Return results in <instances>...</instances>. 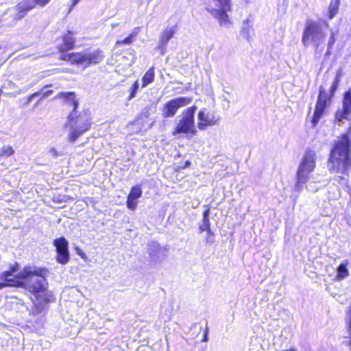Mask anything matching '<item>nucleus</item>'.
<instances>
[{"instance_id": "obj_1", "label": "nucleus", "mask_w": 351, "mask_h": 351, "mask_svg": "<svg viewBox=\"0 0 351 351\" xmlns=\"http://www.w3.org/2000/svg\"><path fill=\"white\" fill-rule=\"evenodd\" d=\"M56 99H62L63 104L71 106L72 111L67 117V121L64 124L66 128H69L68 141L74 143L76 140L90 128L91 121L86 114H76V109L78 107V101L74 92H60Z\"/></svg>"}, {"instance_id": "obj_2", "label": "nucleus", "mask_w": 351, "mask_h": 351, "mask_svg": "<svg viewBox=\"0 0 351 351\" xmlns=\"http://www.w3.org/2000/svg\"><path fill=\"white\" fill-rule=\"evenodd\" d=\"M351 129L343 134L330 150L328 160L330 172L346 173L351 168Z\"/></svg>"}, {"instance_id": "obj_3", "label": "nucleus", "mask_w": 351, "mask_h": 351, "mask_svg": "<svg viewBox=\"0 0 351 351\" xmlns=\"http://www.w3.org/2000/svg\"><path fill=\"white\" fill-rule=\"evenodd\" d=\"M47 272L45 269H36L32 267H25L16 274L17 280L13 285L23 287L32 293L43 292L47 286L45 277Z\"/></svg>"}, {"instance_id": "obj_4", "label": "nucleus", "mask_w": 351, "mask_h": 351, "mask_svg": "<svg viewBox=\"0 0 351 351\" xmlns=\"http://www.w3.org/2000/svg\"><path fill=\"white\" fill-rule=\"evenodd\" d=\"M328 28V23L326 21L316 22L307 20L302 33V43L304 47L313 46L316 51L322 52L321 46L324 44Z\"/></svg>"}, {"instance_id": "obj_5", "label": "nucleus", "mask_w": 351, "mask_h": 351, "mask_svg": "<svg viewBox=\"0 0 351 351\" xmlns=\"http://www.w3.org/2000/svg\"><path fill=\"white\" fill-rule=\"evenodd\" d=\"M315 156L316 154L314 151L308 150L306 152L297 172V182L295 186L296 190H301L302 185L307 182L309 173L314 170Z\"/></svg>"}, {"instance_id": "obj_6", "label": "nucleus", "mask_w": 351, "mask_h": 351, "mask_svg": "<svg viewBox=\"0 0 351 351\" xmlns=\"http://www.w3.org/2000/svg\"><path fill=\"white\" fill-rule=\"evenodd\" d=\"M213 5L207 8L210 14L216 19L221 27L229 28L231 21L228 12L231 11V0H213Z\"/></svg>"}, {"instance_id": "obj_7", "label": "nucleus", "mask_w": 351, "mask_h": 351, "mask_svg": "<svg viewBox=\"0 0 351 351\" xmlns=\"http://www.w3.org/2000/svg\"><path fill=\"white\" fill-rule=\"evenodd\" d=\"M197 107L192 106L184 110L182 114L181 118L177 123L173 132V135L178 134H191L195 136L197 134V130L195 127L194 114Z\"/></svg>"}, {"instance_id": "obj_8", "label": "nucleus", "mask_w": 351, "mask_h": 351, "mask_svg": "<svg viewBox=\"0 0 351 351\" xmlns=\"http://www.w3.org/2000/svg\"><path fill=\"white\" fill-rule=\"evenodd\" d=\"M103 51L100 49H85L77 54L71 56L75 64H82L88 66L90 64H96L104 59Z\"/></svg>"}, {"instance_id": "obj_9", "label": "nucleus", "mask_w": 351, "mask_h": 351, "mask_svg": "<svg viewBox=\"0 0 351 351\" xmlns=\"http://www.w3.org/2000/svg\"><path fill=\"white\" fill-rule=\"evenodd\" d=\"M193 99L187 97H180L167 102L162 108V116L165 118L173 117L178 110L192 102Z\"/></svg>"}, {"instance_id": "obj_10", "label": "nucleus", "mask_w": 351, "mask_h": 351, "mask_svg": "<svg viewBox=\"0 0 351 351\" xmlns=\"http://www.w3.org/2000/svg\"><path fill=\"white\" fill-rule=\"evenodd\" d=\"M199 122L197 127L200 130H205L208 126L217 125L221 117L216 115L214 111H206L205 108L199 111L197 114Z\"/></svg>"}, {"instance_id": "obj_11", "label": "nucleus", "mask_w": 351, "mask_h": 351, "mask_svg": "<svg viewBox=\"0 0 351 351\" xmlns=\"http://www.w3.org/2000/svg\"><path fill=\"white\" fill-rule=\"evenodd\" d=\"M328 100L329 98L325 88L322 86H319V95L315 105L314 114L312 119V123L313 126H315L318 123L319 121L322 117L325 108L327 106V101Z\"/></svg>"}, {"instance_id": "obj_12", "label": "nucleus", "mask_w": 351, "mask_h": 351, "mask_svg": "<svg viewBox=\"0 0 351 351\" xmlns=\"http://www.w3.org/2000/svg\"><path fill=\"white\" fill-rule=\"evenodd\" d=\"M50 1L51 0H23L15 8L16 11L15 17L18 20L21 19L25 16L27 12L33 9L36 5L45 6L49 3Z\"/></svg>"}, {"instance_id": "obj_13", "label": "nucleus", "mask_w": 351, "mask_h": 351, "mask_svg": "<svg viewBox=\"0 0 351 351\" xmlns=\"http://www.w3.org/2000/svg\"><path fill=\"white\" fill-rule=\"evenodd\" d=\"M18 271V263H15L10 267V270L6 271L0 274V290L8 286H14L16 283L15 278L16 274L15 273Z\"/></svg>"}, {"instance_id": "obj_14", "label": "nucleus", "mask_w": 351, "mask_h": 351, "mask_svg": "<svg viewBox=\"0 0 351 351\" xmlns=\"http://www.w3.org/2000/svg\"><path fill=\"white\" fill-rule=\"evenodd\" d=\"M148 253L151 259L154 262H161L166 256L164 249H162L160 245L156 242H153L149 244Z\"/></svg>"}, {"instance_id": "obj_15", "label": "nucleus", "mask_w": 351, "mask_h": 351, "mask_svg": "<svg viewBox=\"0 0 351 351\" xmlns=\"http://www.w3.org/2000/svg\"><path fill=\"white\" fill-rule=\"evenodd\" d=\"M176 32V27L173 26L171 27L165 28L160 34V40L158 44V48L162 50V53H164L168 42L172 38Z\"/></svg>"}, {"instance_id": "obj_16", "label": "nucleus", "mask_w": 351, "mask_h": 351, "mask_svg": "<svg viewBox=\"0 0 351 351\" xmlns=\"http://www.w3.org/2000/svg\"><path fill=\"white\" fill-rule=\"evenodd\" d=\"M75 43V38L72 36L71 32L69 31L68 34L63 37V45H60L59 49L60 51H68L73 49Z\"/></svg>"}, {"instance_id": "obj_17", "label": "nucleus", "mask_w": 351, "mask_h": 351, "mask_svg": "<svg viewBox=\"0 0 351 351\" xmlns=\"http://www.w3.org/2000/svg\"><path fill=\"white\" fill-rule=\"evenodd\" d=\"M348 262V261H345L342 262L337 269V276H335V280L337 281H341L345 279L349 274V271L347 269Z\"/></svg>"}, {"instance_id": "obj_18", "label": "nucleus", "mask_w": 351, "mask_h": 351, "mask_svg": "<svg viewBox=\"0 0 351 351\" xmlns=\"http://www.w3.org/2000/svg\"><path fill=\"white\" fill-rule=\"evenodd\" d=\"M241 35L248 41H250L253 38L254 29L252 27L249 25L247 21L243 22V23L241 30Z\"/></svg>"}, {"instance_id": "obj_19", "label": "nucleus", "mask_w": 351, "mask_h": 351, "mask_svg": "<svg viewBox=\"0 0 351 351\" xmlns=\"http://www.w3.org/2000/svg\"><path fill=\"white\" fill-rule=\"evenodd\" d=\"M53 244L56 248V253L68 252V241L64 237L56 239L53 241Z\"/></svg>"}, {"instance_id": "obj_20", "label": "nucleus", "mask_w": 351, "mask_h": 351, "mask_svg": "<svg viewBox=\"0 0 351 351\" xmlns=\"http://www.w3.org/2000/svg\"><path fill=\"white\" fill-rule=\"evenodd\" d=\"M340 0H331L328 10L329 19H333L338 13Z\"/></svg>"}, {"instance_id": "obj_21", "label": "nucleus", "mask_w": 351, "mask_h": 351, "mask_svg": "<svg viewBox=\"0 0 351 351\" xmlns=\"http://www.w3.org/2000/svg\"><path fill=\"white\" fill-rule=\"evenodd\" d=\"M139 32V27H135L132 33L123 40H117V45H130L134 40Z\"/></svg>"}, {"instance_id": "obj_22", "label": "nucleus", "mask_w": 351, "mask_h": 351, "mask_svg": "<svg viewBox=\"0 0 351 351\" xmlns=\"http://www.w3.org/2000/svg\"><path fill=\"white\" fill-rule=\"evenodd\" d=\"M346 328L348 333V335L346 337L349 338V339L345 340L343 343L346 346H350L351 350V303L350 309L348 311L346 317Z\"/></svg>"}, {"instance_id": "obj_23", "label": "nucleus", "mask_w": 351, "mask_h": 351, "mask_svg": "<svg viewBox=\"0 0 351 351\" xmlns=\"http://www.w3.org/2000/svg\"><path fill=\"white\" fill-rule=\"evenodd\" d=\"M154 70L152 67L147 70L145 74L143 75L142 81V87H145L154 81Z\"/></svg>"}, {"instance_id": "obj_24", "label": "nucleus", "mask_w": 351, "mask_h": 351, "mask_svg": "<svg viewBox=\"0 0 351 351\" xmlns=\"http://www.w3.org/2000/svg\"><path fill=\"white\" fill-rule=\"evenodd\" d=\"M343 108L345 109L346 112H351V88L344 93Z\"/></svg>"}, {"instance_id": "obj_25", "label": "nucleus", "mask_w": 351, "mask_h": 351, "mask_svg": "<svg viewBox=\"0 0 351 351\" xmlns=\"http://www.w3.org/2000/svg\"><path fill=\"white\" fill-rule=\"evenodd\" d=\"M351 112H346L345 109L338 110L335 114V119L339 125L343 123L344 120L348 119V116Z\"/></svg>"}, {"instance_id": "obj_26", "label": "nucleus", "mask_w": 351, "mask_h": 351, "mask_svg": "<svg viewBox=\"0 0 351 351\" xmlns=\"http://www.w3.org/2000/svg\"><path fill=\"white\" fill-rule=\"evenodd\" d=\"M335 42H336V38H335V32L333 31H331L330 34V37H329V39H328V43H327V50L325 53V56L328 57L331 55L332 49L333 45Z\"/></svg>"}, {"instance_id": "obj_27", "label": "nucleus", "mask_w": 351, "mask_h": 351, "mask_svg": "<svg viewBox=\"0 0 351 351\" xmlns=\"http://www.w3.org/2000/svg\"><path fill=\"white\" fill-rule=\"evenodd\" d=\"M69 258L70 256L69 251L57 253L56 260L60 264L64 265L67 263L69 261Z\"/></svg>"}, {"instance_id": "obj_28", "label": "nucleus", "mask_w": 351, "mask_h": 351, "mask_svg": "<svg viewBox=\"0 0 351 351\" xmlns=\"http://www.w3.org/2000/svg\"><path fill=\"white\" fill-rule=\"evenodd\" d=\"M142 195V191L140 186H133L131 189L130 193L128 195V197H130V199H136L139 197H141Z\"/></svg>"}, {"instance_id": "obj_29", "label": "nucleus", "mask_w": 351, "mask_h": 351, "mask_svg": "<svg viewBox=\"0 0 351 351\" xmlns=\"http://www.w3.org/2000/svg\"><path fill=\"white\" fill-rule=\"evenodd\" d=\"M210 220L209 219H202V223L199 226L200 232H202L205 230L207 231L208 234L213 235V233L211 232L210 228Z\"/></svg>"}, {"instance_id": "obj_30", "label": "nucleus", "mask_w": 351, "mask_h": 351, "mask_svg": "<svg viewBox=\"0 0 351 351\" xmlns=\"http://www.w3.org/2000/svg\"><path fill=\"white\" fill-rule=\"evenodd\" d=\"M139 88V84L138 81H136L132 86L130 89V95L128 97V100H132L133 98L136 97V93Z\"/></svg>"}, {"instance_id": "obj_31", "label": "nucleus", "mask_w": 351, "mask_h": 351, "mask_svg": "<svg viewBox=\"0 0 351 351\" xmlns=\"http://www.w3.org/2000/svg\"><path fill=\"white\" fill-rule=\"evenodd\" d=\"M14 153V151L11 146H4L1 148V156H5L7 157L13 155Z\"/></svg>"}, {"instance_id": "obj_32", "label": "nucleus", "mask_w": 351, "mask_h": 351, "mask_svg": "<svg viewBox=\"0 0 351 351\" xmlns=\"http://www.w3.org/2000/svg\"><path fill=\"white\" fill-rule=\"evenodd\" d=\"M137 206V202H136V199H130V197L128 196V198H127V207L132 210H134L136 209Z\"/></svg>"}, {"instance_id": "obj_33", "label": "nucleus", "mask_w": 351, "mask_h": 351, "mask_svg": "<svg viewBox=\"0 0 351 351\" xmlns=\"http://www.w3.org/2000/svg\"><path fill=\"white\" fill-rule=\"evenodd\" d=\"M75 54H77V53H69V54H62L60 56V60H67V61H69L71 62L72 64H75V62H74L72 58H71V56H73V55H75Z\"/></svg>"}, {"instance_id": "obj_34", "label": "nucleus", "mask_w": 351, "mask_h": 351, "mask_svg": "<svg viewBox=\"0 0 351 351\" xmlns=\"http://www.w3.org/2000/svg\"><path fill=\"white\" fill-rule=\"evenodd\" d=\"M31 86H32L31 85H27L24 90L20 89V88H17V89H16L14 93H6V94L10 95V96H11V97H16V95H20V94L23 93V92H25V91L27 90L28 89H29L31 88Z\"/></svg>"}, {"instance_id": "obj_35", "label": "nucleus", "mask_w": 351, "mask_h": 351, "mask_svg": "<svg viewBox=\"0 0 351 351\" xmlns=\"http://www.w3.org/2000/svg\"><path fill=\"white\" fill-rule=\"evenodd\" d=\"M339 82L337 80H333L332 86L330 87V96L332 97L337 89Z\"/></svg>"}, {"instance_id": "obj_36", "label": "nucleus", "mask_w": 351, "mask_h": 351, "mask_svg": "<svg viewBox=\"0 0 351 351\" xmlns=\"http://www.w3.org/2000/svg\"><path fill=\"white\" fill-rule=\"evenodd\" d=\"M342 76V72H341V70L339 69L338 70V71L336 73V75H335V77L334 79V80H337V82H340V80H341V77Z\"/></svg>"}, {"instance_id": "obj_37", "label": "nucleus", "mask_w": 351, "mask_h": 351, "mask_svg": "<svg viewBox=\"0 0 351 351\" xmlns=\"http://www.w3.org/2000/svg\"><path fill=\"white\" fill-rule=\"evenodd\" d=\"M38 96V93H33L27 97V104L30 103L35 97Z\"/></svg>"}, {"instance_id": "obj_38", "label": "nucleus", "mask_w": 351, "mask_h": 351, "mask_svg": "<svg viewBox=\"0 0 351 351\" xmlns=\"http://www.w3.org/2000/svg\"><path fill=\"white\" fill-rule=\"evenodd\" d=\"M203 219H209V208H207L203 213Z\"/></svg>"}, {"instance_id": "obj_39", "label": "nucleus", "mask_w": 351, "mask_h": 351, "mask_svg": "<svg viewBox=\"0 0 351 351\" xmlns=\"http://www.w3.org/2000/svg\"><path fill=\"white\" fill-rule=\"evenodd\" d=\"M52 93H53V90H45V92H43V97H48L50 95H51Z\"/></svg>"}, {"instance_id": "obj_40", "label": "nucleus", "mask_w": 351, "mask_h": 351, "mask_svg": "<svg viewBox=\"0 0 351 351\" xmlns=\"http://www.w3.org/2000/svg\"><path fill=\"white\" fill-rule=\"evenodd\" d=\"M49 153L54 157L58 156V152L54 148H51L49 150Z\"/></svg>"}, {"instance_id": "obj_41", "label": "nucleus", "mask_w": 351, "mask_h": 351, "mask_svg": "<svg viewBox=\"0 0 351 351\" xmlns=\"http://www.w3.org/2000/svg\"><path fill=\"white\" fill-rule=\"evenodd\" d=\"M48 86H45V87H43L40 91L38 92H36L35 93H38V96L39 95H42V98H43V92H45V89L46 88H47Z\"/></svg>"}, {"instance_id": "obj_42", "label": "nucleus", "mask_w": 351, "mask_h": 351, "mask_svg": "<svg viewBox=\"0 0 351 351\" xmlns=\"http://www.w3.org/2000/svg\"><path fill=\"white\" fill-rule=\"evenodd\" d=\"M80 0H72V4L70 10L73 8Z\"/></svg>"}, {"instance_id": "obj_43", "label": "nucleus", "mask_w": 351, "mask_h": 351, "mask_svg": "<svg viewBox=\"0 0 351 351\" xmlns=\"http://www.w3.org/2000/svg\"><path fill=\"white\" fill-rule=\"evenodd\" d=\"M8 87L11 89H14V88H16V84L10 81L8 82Z\"/></svg>"}, {"instance_id": "obj_44", "label": "nucleus", "mask_w": 351, "mask_h": 351, "mask_svg": "<svg viewBox=\"0 0 351 351\" xmlns=\"http://www.w3.org/2000/svg\"><path fill=\"white\" fill-rule=\"evenodd\" d=\"M142 114L145 117H148L149 114L148 110L145 109L144 111L142 112Z\"/></svg>"}, {"instance_id": "obj_45", "label": "nucleus", "mask_w": 351, "mask_h": 351, "mask_svg": "<svg viewBox=\"0 0 351 351\" xmlns=\"http://www.w3.org/2000/svg\"><path fill=\"white\" fill-rule=\"evenodd\" d=\"M337 301L341 304L345 302L344 300L342 298L341 296H339V298H337Z\"/></svg>"}, {"instance_id": "obj_46", "label": "nucleus", "mask_w": 351, "mask_h": 351, "mask_svg": "<svg viewBox=\"0 0 351 351\" xmlns=\"http://www.w3.org/2000/svg\"><path fill=\"white\" fill-rule=\"evenodd\" d=\"M207 333H208V332H207V331H206V332H205V334H204V339H203V341H204V342H206V341H208V337H207V335H207Z\"/></svg>"}, {"instance_id": "obj_47", "label": "nucleus", "mask_w": 351, "mask_h": 351, "mask_svg": "<svg viewBox=\"0 0 351 351\" xmlns=\"http://www.w3.org/2000/svg\"><path fill=\"white\" fill-rule=\"evenodd\" d=\"M331 295L335 298L336 296V294L332 293Z\"/></svg>"}]
</instances>
